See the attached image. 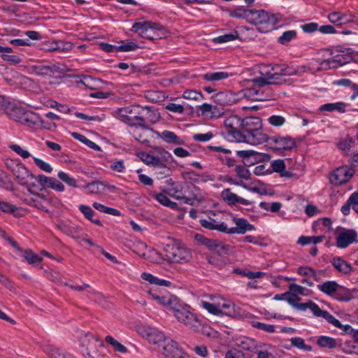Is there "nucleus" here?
I'll return each instance as SVG.
<instances>
[{"mask_svg": "<svg viewBox=\"0 0 358 358\" xmlns=\"http://www.w3.org/2000/svg\"><path fill=\"white\" fill-rule=\"evenodd\" d=\"M252 15L250 23L256 26L257 30L262 33H267L274 29L278 22L275 15L264 10L253 9Z\"/></svg>", "mask_w": 358, "mask_h": 358, "instance_id": "obj_4", "label": "nucleus"}, {"mask_svg": "<svg viewBox=\"0 0 358 358\" xmlns=\"http://www.w3.org/2000/svg\"><path fill=\"white\" fill-rule=\"evenodd\" d=\"M92 205H93V207L96 210H97L100 212H102L103 213L114 215V216H120L121 215L120 211H119L118 210H117L115 208H110V207L106 206H104L101 203H99L98 202H94Z\"/></svg>", "mask_w": 358, "mask_h": 358, "instance_id": "obj_39", "label": "nucleus"}, {"mask_svg": "<svg viewBox=\"0 0 358 358\" xmlns=\"http://www.w3.org/2000/svg\"><path fill=\"white\" fill-rule=\"evenodd\" d=\"M14 176L20 181L22 185L28 188L29 191L33 187H36V177L30 172L23 164H18L13 169Z\"/></svg>", "mask_w": 358, "mask_h": 358, "instance_id": "obj_9", "label": "nucleus"}, {"mask_svg": "<svg viewBox=\"0 0 358 358\" xmlns=\"http://www.w3.org/2000/svg\"><path fill=\"white\" fill-rule=\"evenodd\" d=\"M242 120L238 115L231 114L227 116L224 120V126L227 128V134L231 136L235 141L241 137V129Z\"/></svg>", "mask_w": 358, "mask_h": 358, "instance_id": "obj_11", "label": "nucleus"}, {"mask_svg": "<svg viewBox=\"0 0 358 358\" xmlns=\"http://www.w3.org/2000/svg\"><path fill=\"white\" fill-rule=\"evenodd\" d=\"M203 245H206L210 250H215L217 244H218L217 240L209 239L203 236H201L199 239Z\"/></svg>", "mask_w": 358, "mask_h": 358, "instance_id": "obj_62", "label": "nucleus"}, {"mask_svg": "<svg viewBox=\"0 0 358 358\" xmlns=\"http://www.w3.org/2000/svg\"><path fill=\"white\" fill-rule=\"evenodd\" d=\"M36 182L41 186V189L47 187L60 192L64 191V185L55 178L38 175L36 177Z\"/></svg>", "mask_w": 358, "mask_h": 358, "instance_id": "obj_22", "label": "nucleus"}, {"mask_svg": "<svg viewBox=\"0 0 358 358\" xmlns=\"http://www.w3.org/2000/svg\"><path fill=\"white\" fill-rule=\"evenodd\" d=\"M78 208L80 211L84 215L85 218H87L89 220H91V218L94 214V212L90 206L85 205H80Z\"/></svg>", "mask_w": 358, "mask_h": 358, "instance_id": "obj_64", "label": "nucleus"}, {"mask_svg": "<svg viewBox=\"0 0 358 358\" xmlns=\"http://www.w3.org/2000/svg\"><path fill=\"white\" fill-rule=\"evenodd\" d=\"M253 9H245L243 6H239L234 10H231L229 12V15L231 17L236 19H243L250 23V20L252 17Z\"/></svg>", "mask_w": 358, "mask_h": 358, "instance_id": "obj_28", "label": "nucleus"}, {"mask_svg": "<svg viewBox=\"0 0 358 358\" xmlns=\"http://www.w3.org/2000/svg\"><path fill=\"white\" fill-rule=\"evenodd\" d=\"M310 310L313 312L314 315L324 317L325 320H327V321H328L336 327H341V322L335 318L329 312L322 310L316 303H310Z\"/></svg>", "mask_w": 358, "mask_h": 358, "instance_id": "obj_24", "label": "nucleus"}, {"mask_svg": "<svg viewBox=\"0 0 358 358\" xmlns=\"http://www.w3.org/2000/svg\"><path fill=\"white\" fill-rule=\"evenodd\" d=\"M201 225L208 229L217 230L221 232L227 231V225L224 222L219 223L215 220L209 218L208 220H200Z\"/></svg>", "mask_w": 358, "mask_h": 358, "instance_id": "obj_30", "label": "nucleus"}, {"mask_svg": "<svg viewBox=\"0 0 358 358\" xmlns=\"http://www.w3.org/2000/svg\"><path fill=\"white\" fill-rule=\"evenodd\" d=\"M213 136V134L211 131H209L206 134H196L193 136V139L195 141L199 142H205L210 140Z\"/></svg>", "mask_w": 358, "mask_h": 358, "instance_id": "obj_63", "label": "nucleus"}, {"mask_svg": "<svg viewBox=\"0 0 358 358\" xmlns=\"http://www.w3.org/2000/svg\"><path fill=\"white\" fill-rule=\"evenodd\" d=\"M138 48L136 43L132 41H126L122 45L117 46V50L120 52L134 51Z\"/></svg>", "mask_w": 358, "mask_h": 358, "instance_id": "obj_53", "label": "nucleus"}, {"mask_svg": "<svg viewBox=\"0 0 358 358\" xmlns=\"http://www.w3.org/2000/svg\"><path fill=\"white\" fill-rule=\"evenodd\" d=\"M358 242L357 234L353 229H344L336 237V246L339 248H345L349 245Z\"/></svg>", "mask_w": 358, "mask_h": 358, "instance_id": "obj_19", "label": "nucleus"}, {"mask_svg": "<svg viewBox=\"0 0 358 358\" xmlns=\"http://www.w3.org/2000/svg\"><path fill=\"white\" fill-rule=\"evenodd\" d=\"M58 228L66 235L72 237L76 241L81 240L82 233L81 229L76 225H68L65 223H61L58 225Z\"/></svg>", "mask_w": 358, "mask_h": 358, "instance_id": "obj_25", "label": "nucleus"}, {"mask_svg": "<svg viewBox=\"0 0 358 358\" xmlns=\"http://www.w3.org/2000/svg\"><path fill=\"white\" fill-rule=\"evenodd\" d=\"M238 37H239V35H238V31H234L231 33L224 34V35L216 37L214 39V41L215 43H227V42H229V41L238 39Z\"/></svg>", "mask_w": 358, "mask_h": 358, "instance_id": "obj_43", "label": "nucleus"}, {"mask_svg": "<svg viewBox=\"0 0 358 358\" xmlns=\"http://www.w3.org/2000/svg\"><path fill=\"white\" fill-rule=\"evenodd\" d=\"M139 109L138 106H129L124 108H120L116 110L113 115L120 121L133 126L135 124V117H136V110Z\"/></svg>", "mask_w": 358, "mask_h": 358, "instance_id": "obj_13", "label": "nucleus"}, {"mask_svg": "<svg viewBox=\"0 0 358 358\" xmlns=\"http://www.w3.org/2000/svg\"><path fill=\"white\" fill-rule=\"evenodd\" d=\"M33 159H34V161L36 165L38 167H39L41 170L45 171L47 173L52 172V168L48 163L43 161L41 159L36 158V157H34Z\"/></svg>", "mask_w": 358, "mask_h": 358, "instance_id": "obj_60", "label": "nucleus"}, {"mask_svg": "<svg viewBox=\"0 0 358 358\" xmlns=\"http://www.w3.org/2000/svg\"><path fill=\"white\" fill-rule=\"evenodd\" d=\"M221 197L229 205H235L236 203H241L244 206L252 204V201L244 198L238 196L236 194L232 192L229 188L224 189L221 192Z\"/></svg>", "mask_w": 358, "mask_h": 358, "instance_id": "obj_23", "label": "nucleus"}, {"mask_svg": "<svg viewBox=\"0 0 358 358\" xmlns=\"http://www.w3.org/2000/svg\"><path fill=\"white\" fill-rule=\"evenodd\" d=\"M85 187L88 189L89 192L98 194L103 192L105 189V185L99 181H94L87 184Z\"/></svg>", "mask_w": 358, "mask_h": 358, "instance_id": "obj_41", "label": "nucleus"}, {"mask_svg": "<svg viewBox=\"0 0 358 358\" xmlns=\"http://www.w3.org/2000/svg\"><path fill=\"white\" fill-rule=\"evenodd\" d=\"M289 291L287 292L293 295H304L306 288L295 283L289 284L288 286Z\"/></svg>", "mask_w": 358, "mask_h": 358, "instance_id": "obj_54", "label": "nucleus"}, {"mask_svg": "<svg viewBox=\"0 0 358 358\" xmlns=\"http://www.w3.org/2000/svg\"><path fill=\"white\" fill-rule=\"evenodd\" d=\"M235 172L238 178H240L239 180H248L251 178L250 171L242 165H236Z\"/></svg>", "mask_w": 358, "mask_h": 358, "instance_id": "obj_42", "label": "nucleus"}, {"mask_svg": "<svg viewBox=\"0 0 358 358\" xmlns=\"http://www.w3.org/2000/svg\"><path fill=\"white\" fill-rule=\"evenodd\" d=\"M164 252L166 261L172 264H187L193 258L192 250L178 241L166 244Z\"/></svg>", "mask_w": 358, "mask_h": 358, "instance_id": "obj_3", "label": "nucleus"}, {"mask_svg": "<svg viewBox=\"0 0 358 358\" xmlns=\"http://www.w3.org/2000/svg\"><path fill=\"white\" fill-rule=\"evenodd\" d=\"M317 289L323 293L334 297L338 289L341 287L335 281H327L317 285Z\"/></svg>", "mask_w": 358, "mask_h": 358, "instance_id": "obj_29", "label": "nucleus"}, {"mask_svg": "<svg viewBox=\"0 0 358 358\" xmlns=\"http://www.w3.org/2000/svg\"><path fill=\"white\" fill-rule=\"evenodd\" d=\"M201 306L210 313L213 314L215 315H219L221 313V310L218 308L217 304L215 305L207 301H202Z\"/></svg>", "mask_w": 358, "mask_h": 358, "instance_id": "obj_52", "label": "nucleus"}, {"mask_svg": "<svg viewBox=\"0 0 358 358\" xmlns=\"http://www.w3.org/2000/svg\"><path fill=\"white\" fill-rule=\"evenodd\" d=\"M148 294L155 299L158 303L166 307L169 310L173 311L180 303L179 299L177 296L165 294L162 295L157 294L152 290H150Z\"/></svg>", "mask_w": 358, "mask_h": 358, "instance_id": "obj_16", "label": "nucleus"}, {"mask_svg": "<svg viewBox=\"0 0 358 358\" xmlns=\"http://www.w3.org/2000/svg\"><path fill=\"white\" fill-rule=\"evenodd\" d=\"M105 340L108 344L112 345L116 351L121 353H124L127 352V348L122 345L120 343H119L113 337L110 336H107Z\"/></svg>", "mask_w": 358, "mask_h": 358, "instance_id": "obj_46", "label": "nucleus"}, {"mask_svg": "<svg viewBox=\"0 0 358 358\" xmlns=\"http://www.w3.org/2000/svg\"><path fill=\"white\" fill-rule=\"evenodd\" d=\"M57 176L61 180L64 182L66 184H67L70 187H72L74 188L78 187L76 180L74 178L71 177L69 174H68L64 171H59L57 173Z\"/></svg>", "mask_w": 358, "mask_h": 358, "instance_id": "obj_45", "label": "nucleus"}, {"mask_svg": "<svg viewBox=\"0 0 358 358\" xmlns=\"http://www.w3.org/2000/svg\"><path fill=\"white\" fill-rule=\"evenodd\" d=\"M160 346L162 355L166 358H185V353L170 338H166Z\"/></svg>", "mask_w": 358, "mask_h": 358, "instance_id": "obj_12", "label": "nucleus"}, {"mask_svg": "<svg viewBox=\"0 0 358 358\" xmlns=\"http://www.w3.org/2000/svg\"><path fill=\"white\" fill-rule=\"evenodd\" d=\"M165 108L169 111L178 114H182L185 111L183 105L176 103H168L165 106Z\"/></svg>", "mask_w": 358, "mask_h": 358, "instance_id": "obj_57", "label": "nucleus"}, {"mask_svg": "<svg viewBox=\"0 0 358 358\" xmlns=\"http://www.w3.org/2000/svg\"><path fill=\"white\" fill-rule=\"evenodd\" d=\"M182 97L185 99H192L194 101H199L202 99L203 95L201 92L193 90H188L183 92Z\"/></svg>", "mask_w": 358, "mask_h": 358, "instance_id": "obj_48", "label": "nucleus"}, {"mask_svg": "<svg viewBox=\"0 0 358 358\" xmlns=\"http://www.w3.org/2000/svg\"><path fill=\"white\" fill-rule=\"evenodd\" d=\"M162 29V26L148 21L136 22L132 26L134 32L150 41L161 38L159 32Z\"/></svg>", "mask_w": 358, "mask_h": 358, "instance_id": "obj_7", "label": "nucleus"}, {"mask_svg": "<svg viewBox=\"0 0 358 358\" xmlns=\"http://www.w3.org/2000/svg\"><path fill=\"white\" fill-rule=\"evenodd\" d=\"M268 142L273 150L278 151L290 150L296 145L294 139L289 136H273Z\"/></svg>", "mask_w": 358, "mask_h": 358, "instance_id": "obj_15", "label": "nucleus"}, {"mask_svg": "<svg viewBox=\"0 0 358 358\" xmlns=\"http://www.w3.org/2000/svg\"><path fill=\"white\" fill-rule=\"evenodd\" d=\"M162 138L164 140L169 143H173L175 145H183L184 141L179 138L174 132L170 131H164L162 132Z\"/></svg>", "mask_w": 358, "mask_h": 358, "instance_id": "obj_35", "label": "nucleus"}, {"mask_svg": "<svg viewBox=\"0 0 358 358\" xmlns=\"http://www.w3.org/2000/svg\"><path fill=\"white\" fill-rule=\"evenodd\" d=\"M139 333L150 343L159 346L166 339L165 335L154 327L149 326L143 327L139 329Z\"/></svg>", "mask_w": 358, "mask_h": 358, "instance_id": "obj_14", "label": "nucleus"}, {"mask_svg": "<svg viewBox=\"0 0 358 358\" xmlns=\"http://www.w3.org/2000/svg\"><path fill=\"white\" fill-rule=\"evenodd\" d=\"M291 345L296 348L297 349L310 352L312 351V347L305 343V341L301 337H294L290 339Z\"/></svg>", "mask_w": 358, "mask_h": 358, "instance_id": "obj_38", "label": "nucleus"}, {"mask_svg": "<svg viewBox=\"0 0 358 358\" xmlns=\"http://www.w3.org/2000/svg\"><path fill=\"white\" fill-rule=\"evenodd\" d=\"M71 136L78 140L79 141L85 143L86 145H87L89 148L96 150V151H99L101 150V148L100 146H99L98 145H96L94 142L89 140L87 137H85V136L79 134V133H77V132H73L71 134Z\"/></svg>", "mask_w": 358, "mask_h": 358, "instance_id": "obj_37", "label": "nucleus"}, {"mask_svg": "<svg viewBox=\"0 0 358 358\" xmlns=\"http://www.w3.org/2000/svg\"><path fill=\"white\" fill-rule=\"evenodd\" d=\"M334 267L340 273L348 275L352 272V266L341 257L334 258L331 260Z\"/></svg>", "mask_w": 358, "mask_h": 358, "instance_id": "obj_32", "label": "nucleus"}, {"mask_svg": "<svg viewBox=\"0 0 358 358\" xmlns=\"http://www.w3.org/2000/svg\"><path fill=\"white\" fill-rule=\"evenodd\" d=\"M233 222L236 224V227L231 228L227 227L225 233L229 234H244L248 231H253L255 229V227L244 218L234 217Z\"/></svg>", "mask_w": 358, "mask_h": 358, "instance_id": "obj_20", "label": "nucleus"}, {"mask_svg": "<svg viewBox=\"0 0 358 358\" xmlns=\"http://www.w3.org/2000/svg\"><path fill=\"white\" fill-rule=\"evenodd\" d=\"M317 343L320 347L329 348H334L336 345L334 338L324 336L319 337Z\"/></svg>", "mask_w": 358, "mask_h": 358, "instance_id": "obj_44", "label": "nucleus"}, {"mask_svg": "<svg viewBox=\"0 0 358 358\" xmlns=\"http://www.w3.org/2000/svg\"><path fill=\"white\" fill-rule=\"evenodd\" d=\"M348 104L343 101H338L336 103H328L320 106L319 110L320 112H328L331 113L336 111L339 113H344L346 111V108Z\"/></svg>", "mask_w": 358, "mask_h": 358, "instance_id": "obj_26", "label": "nucleus"}, {"mask_svg": "<svg viewBox=\"0 0 358 358\" xmlns=\"http://www.w3.org/2000/svg\"><path fill=\"white\" fill-rule=\"evenodd\" d=\"M217 305L220 310L221 308L227 310V315H232L234 313V304L232 302L222 299V301L218 302Z\"/></svg>", "mask_w": 358, "mask_h": 358, "instance_id": "obj_50", "label": "nucleus"}, {"mask_svg": "<svg viewBox=\"0 0 358 358\" xmlns=\"http://www.w3.org/2000/svg\"><path fill=\"white\" fill-rule=\"evenodd\" d=\"M9 148L23 159H27L31 156L30 153L27 150H24L19 145L13 144L10 145Z\"/></svg>", "mask_w": 358, "mask_h": 358, "instance_id": "obj_58", "label": "nucleus"}, {"mask_svg": "<svg viewBox=\"0 0 358 358\" xmlns=\"http://www.w3.org/2000/svg\"><path fill=\"white\" fill-rule=\"evenodd\" d=\"M1 110H3L10 118L28 127L36 128L42 124V120L36 113L18 106L5 98Z\"/></svg>", "mask_w": 358, "mask_h": 358, "instance_id": "obj_2", "label": "nucleus"}, {"mask_svg": "<svg viewBox=\"0 0 358 358\" xmlns=\"http://www.w3.org/2000/svg\"><path fill=\"white\" fill-rule=\"evenodd\" d=\"M336 54L332 57L318 62L320 66L318 71H326L336 69L346 64L354 58L355 52L351 48L341 49L336 51Z\"/></svg>", "mask_w": 358, "mask_h": 358, "instance_id": "obj_5", "label": "nucleus"}, {"mask_svg": "<svg viewBox=\"0 0 358 358\" xmlns=\"http://www.w3.org/2000/svg\"><path fill=\"white\" fill-rule=\"evenodd\" d=\"M173 313L176 320L189 329L194 331H199L200 330L201 327V321L195 314L189 310L188 307L182 306L179 303L178 307Z\"/></svg>", "mask_w": 358, "mask_h": 358, "instance_id": "obj_6", "label": "nucleus"}, {"mask_svg": "<svg viewBox=\"0 0 358 358\" xmlns=\"http://www.w3.org/2000/svg\"><path fill=\"white\" fill-rule=\"evenodd\" d=\"M296 32L294 30H289L285 31L278 38V41L281 44H286L289 42L292 39L295 38Z\"/></svg>", "mask_w": 358, "mask_h": 358, "instance_id": "obj_51", "label": "nucleus"}, {"mask_svg": "<svg viewBox=\"0 0 358 358\" xmlns=\"http://www.w3.org/2000/svg\"><path fill=\"white\" fill-rule=\"evenodd\" d=\"M327 19L337 26H342L355 21V17L352 13H342L339 10L330 12L327 15Z\"/></svg>", "mask_w": 358, "mask_h": 358, "instance_id": "obj_18", "label": "nucleus"}, {"mask_svg": "<svg viewBox=\"0 0 358 358\" xmlns=\"http://www.w3.org/2000/svg\"><path fill=\"white\" fill-rule=\"evenodd\" d=\"M310 70L306 66H271L266 64H261L257 67L259 76L251 80L255 85L263 87L267 85H279L285 81L284 76L301 75Z\"/></svg>", "mask_w": 358, "mask_h": 358, "instance_id": "obj_1", "label": "nucleus"}, {"mask_svg": "<svg viewBox=\"0 0 358 358\" xmlns=\"http://www.w3.org/2000/svg\"><path fill=\"white\" fill-rule=\"evenodd\" d=\"M41 50L46 52L57 51V41H48L41 43Z\"/></svg>", "mask_w": 358, "mask_h": 358, "instance_id": "obj_56", "label": "nucleus"}, {"mask_svg": "<svg viewBox=\"0 0 358 358\" xmlns=\"http://www.w3.org/2000/svg\"><path fill=\"white\" fill-rule=\"evenodd\" d=\"M353 145L354 141L352 139V138L343 139V141H340L338 144V148L346 152H348L350 150Z\"/></svg>", "mask_w": 358, "mask_h": 358, "instance_id": "obj_59", "label": "nucleus"}, {"mask_svg": "<svg viewBox=\"0 0 358 358\" xmlns=\"http://www.w3.org/2000/svg\"><path fill=\"white\" fill-rule=\"evenodd\" d=\"M287 294H289V292H287ZM286 301L290 306L301 311H305L307 308L310 310V303H315L311 300H308L306 303H299L298 302L300 301V298L298 296L293 295L290 293L287 295Z\"/></svg>", "mask_w": 358, "mask_h": 358, "instance_id": "obj_27", "label": "nucleus"}, {"mask_svg": "<svg viewBox=\"0 0 358 358\" xmlns=\"http://www.w3.org/2000/svg\"><path fill=\"white\" fill-rule=\"evenodd\" d=\"M268 121L272 126L280 127L285 123V119L280 115H271L268 117Z\"/></svg>", "mask_w": 358, "mask_h": 358, "instance_id": "obj_61", "label": "nucleus"}, {"mask_svg": "<svg viewBox=\"0 0 358 358\" xmlns=\"http://www.w3.org/2000/svg\"><path fill=\"white\" fill-rule=\"evenodd\" d=\"M23 257L29 264H34L42 261V259L31 250H26L23 252Z\"/></svg>", "mask_w": 358, "mask_h": 358, "instance_id": "obj_49", "label": "nucleus"}, {"mask_svg": "<svg viewBox=\"0 0 358 358\" xmlns=\"http://www.w3.org/2000/svg\"><path fill=\"white\" fill-rule=\"evenodd\" d=\"M354 170L347 166L336 169L329 176V181L334 185H341L348 182L354 175Z\"/></svg>", "mask_w": 358, "mask_h": 358, "instance_id": "obj_10", "label": "nucleus"}, {"mask_svg": "<svg viewBox=\"0 0 358 358\" xmlns=\"http://www.w3.org/2000/svg\"><path fill=\"white\" fill-rule=\"evenodd\" d=\"M229 74L227 72H211L202 76V78L207 81H219L227 78Z\"/></svg>", "mask_w": 358, "mask_h": 358, "instance_id": "obj_36", "label": "nucleus"}, {"mask_svg": "<svg viewBox=\"0 0 358 358\" xmlns=\"http://www.w3.org/2000/svg\"><path fill=\"white\" fill-rule=\"evenodd\" d=\"M44 350L50 358H74L71 355L55 345H48Z\"/></svg>", "mask_w": 358, "mask_h": 358, "instance_id": "obj_31", "label": "nucleus"}, {"mask_svg": "<svg viewBox=\"0 0 358 358\" xmlns=\"http://www.w3.org/2000/svg\"><path fill=\"white\" fill-rule=\"evenodd\" d=\"M252 326L257 329L262 330L266 333L273 334L275 331V327L273 324H268L260 322H253Z\"/></svg>", "mask_w": 358, "mask_h": 358, "instance_id": "obj_47", "label": "nucleus"}, {"mask_svg": "<svg viewBox=\"0 0 358 358\" xmlns=\"http://www.w3.org/2000/svg\"><path fill=\"white\" fill-rule=\"evenodd\" d=\"M262 120L257 117H246L242 120L241 129V136H245L250 132L262 129Z\"/></svg>", "mask_w": 358, "mask_h": 358, "instance_id": "obj_21", "label": "nucleus"}, {"mask_svg": "<svg viewBox=\"0 0 358 358\" xmlns=\"http://www.w3.org/2000/svg\"><path fill=\"white\" fill-rule=\"evenodd\" d=\"M272 170L278 173L281 177L290 178L293 176L290 171H286L285 162L282 159L274 160L271 164Z\"/></svg>", "mask_w": 358, "mask_h": 358, "instance_id": "obj_34", "label": "nucleus"}, {"mask_svg": "<svg viewBox=\"0 0 358 358\" xmlns=\"http://www.w3.org/2000/svg\"><path fill=\"white\" fill-rule=\"evenodd\" d=\"M50 199L47 198L43 194H34V197H31L29 199L28 203L30 206H34V207L41 209L45 212H48V210L45 208V203H49Z\"/></svg>", "mask_w": 358, "mask_h": 358, "instance_id": "obj_33", "label": "nucleus"}, {"mask_svg": "<svg viewBox=\"0 0 358 358\" xmlns=\"http://www.w3.org/2000/svg\"><path fill=\"white\" fill-rule=\"evenodd\" d=\"M324 236H301L299 238L297 243L301 245H305L309 243L317 244L322 242L324 239Z\"/></svg>", "mask_w": 358, "mask_h": 358, "instance_id": "obj_40", "label": "nucleus"}, {"mask_svg": "<svg viewBox=\"0 0 358 358\" xmlns=\"http://www.w3.org/2000/svg\"><path fill=\"white\" fill-rule=\"evenodd\" d=\"M147 249V245L141 241H138L134 245V252L138 256L145 257V250Z\"/></svg>", "mask_w": 358, "mask_h": 358, "instance_id": "obj_55", "label": "nucleus"}, {"mask_svg": "<svg viewBox=\"0 0 358 358\" xmlns=\"http://www.w3.org/2000/svg\"><path fill=\"white\" fill-rule=\"evenodd\" d=\"M266 141H269V138L267 134L263 131L262 129H259L245 136L241 135V137L237 141L238 143H247L253 145L262 144Z\"/></svg>", "mask_w": 358, "mask_h": 358, "instance_id": "obj_17", "label": "nucleus"}, {"mask_svg": "<svg viewBox=\"0 0 358 358\" xmlns=\"http://www.w3.org/2000/svg\"><path fill=\"white\" fill-rule=\"evenodd\" d=\"M30 71L38 76H57L64 74L67 68L63 64L55 63L49 65H33L30 66Z\"/></svg>", "mask_w": 358, "mask_h": 358, "instance_id": "obj_8", "label": "nucleus"}]
</instances>
